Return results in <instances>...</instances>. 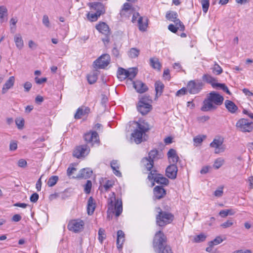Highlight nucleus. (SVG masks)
Segmentation results:
<instances>
[{
  "mask_svg": "<svg viewBox=\"0 0 253 253\" xmlns=\"http://www.w3.org/2000/svg\"><path fill=\"white\" fill-rule=\"evenodd\" d=\"M224 98L222 95L215 91H211L208 94L204 100L201 110L204 112L214 111L218 106L222 104Z\"/></svg>",
  "mask_w": 253,
  "mask_h": 253,
  "instance_id": "f257e3e1",
  "label": "nucleus"
},
{
  "mask_svg": "<svg viewBox=\"0 0 253 253\" xmlns=\"http://www.w3.org/2000/svg\"><path fill=\"white\" fill-rule=\"evenodd\" d=\"M168 239L161 230L157 232L153 241V246L157 253H173L171 248L167 244Z\"/></svg>",
  "mask_w": 253,
  "mask_h": 253,
  "instance_id": "f03ea898",
  "label": "nucleus"
},
{
  "mask_svg": "<svg viewBox=\"0 0 253 253\" xmlns=\"http://www.w3.org/2000/svg\"><path fill=\"white\" fill-rule=\"evenodd\" d=\"M158 214L156 216V224L160 227H164L172 222L174 215L170 212L163 211L161 208H156Z\"/></svg>",
  "mask_w": 253,
  "mask_h": 253,
  "instance_id": "7ed1b4c3",
  "label": "nucleus"
},
{
  "mask_svg": "<svg viewBox=\"0 0 253 253\" xmlns=\"http://www.w3.org/2000/svg\"><path fill=\"white\" fill-rule=\"evenodd\" d=\"M123 211L122 202L120 199H116L115 194L113 193V196L108 200V212H113L115 215L119 216Z\"/></svg>",
  "mask_w": 253,
  "mask_h": 253,
  "instance_id": "20e7f679",
  "label": "nucleus"
},
{
  "mask_svg": "<svg viewBox=\"0 0 253 253\" xmlns=\"http://www.w3.org/2000/svg\"><path fill=\"white\" fill-rule=\"evenodd\" d=\"M137 127L134 132L132 133L131 136L136 144H139L142 141L143 134L149 130L148 125H142L138 122L136 123Z\"/></svg>",
  "mask_w": 253,
  "mask_h": 253,
  "instance_id": "39448f33",
  "label": "nucleus"
},
{
  "mask_svg": "<svg viewBox=\"0 0 253 253\" xmlns=\"http://www.w3.org/2000/svg\"><path fill=\"white\" fill-rule=\"evenodd\" d=\"M236 127L242 132H251L253 130V122H249L247 119L242 118L237 122Z\"/></svg>",
  "mask_w": 253,
  "mask_h": 253,
  "instance_id": "423d86ee",
  "label": "nucleus"
},
{
  "mask_svg": "<svg viewBox=\"0 0 253 253\" xmlns=\"http://www.w3.org/2000/svg\"><path fill=\"white\" fill-rule=\"evenodd\" d=\"M84 221L80 219L72 220L69 221L67 228L69 230L75 233L82 231L84 227Z\"/></svg>",
  "mask_w": 253,
  "mask_h": 253,
  "instance_id": "0eeeda50",
  "label": "nucleus"
},
{
  "mask_svg": "<svg viewBox=\"0 0 253 253\" xmlns=\"http://www.w3.org/2000/svg\"><path fill=\"white\" fill-rule=\"evenodd\" d=\"M84 141L91 146L94 145H99L100 140L98 134L95 131H90L84 134Z\"/></svg>",
  "mask_w": 253,
  "mask_h": 253,
  "instance_id": "6e6552de",
  "label": "nucleus"
},
{
  "mask_svg": "<svg viewBox=\"0 0 253 253\" xmlns=\"http://www.w3.org/2000/svg\"><path fill=\"white\" fill-rule=\"evenodd\" d=\"M203 83L199 80H192L188 82L187 88L190 94H197L202 89Z\"/></svg>",
  "mask_w": 253,
  "mask_h": 253,
  "instance_id": "1a4fd4ad",
  "label": "nucleus"
},
{
  "mask_svg": "<svg viewBox=\"0 0 253 253\" xmlns=\"http://www.w3.org/2000/svg\"><path fill=\"white\" fill-rule=\"evenodd\" d=\"M110 62V55L108 54H104L93 62V66L95 68L104 69L109 64Z\"/></svg>",
  "mask_w": 253,
  "mask_h": 253,
  "instance_id": "9d476101",
  "label": "nucleus"
},
{
  "mask_svg": "<svg viewBox=\"0 0 253 253\" xmlns=\"http://www.w3.org/2000/svg\"><path fill=\"white\" fill-rule=\"evenodd\" d=\"M89 151V147L87 144L81 145L75 148L73 155L76 158H80L87 155Z\"/></svg>",
  "mask_w": 253,
  "mask_h": 253,
  "instance_id": "9b49d317",
  "label": "nucleus"
},
{
  "mask_svg": "<svg viewBox=\"0 0 253 253\" xmlns=\"http://www.w3.org/2000/svg\"><path fill=\"white\" fill-rule=\"evenodd\" d=\"M223 140L222 138L214 139L210 144V146L215 148L214 153L219 154L223 152L225 150V146L223 145Z\"/></svg>",
  "mask_w": 253,
  "mask_h": 253,
  "instance_id": "f8f14e48",
  "label": "nucleus"
},
{
  "mask_svg": "<svg viewBox=\"0 0 253 253\" xmlns=\"http://www.w3.org/2000/svg\"><path fill=\"white\" fill-rule=\"evenodd\" d=\"M138 111L142 115L147 114L152 109V105L149 103L143 102L142 101H139L137 106Z\"/></svg>",
  "mask_w": 253,
  "mask_h": 253,
  "instance_id": "ddd939ff",
  "label": "nucleus"
},
{
  "mask_svg": "<svg viewBox=\"0 0 253 253\" xmlns=\"http://www.w3.org/2000/svg\"><path fill=\"white\" fill-rule=\"evenodd\" d=\"M178 171L177 167L175 164L169 166L166 169V175L170 179H174L176 178Z\"/></svg>",
  "mask_w": 253,
  "mask_h": 253,
  "instance_id": "4468645a",
  "label": "nucleus"
},
{
  "mask_svg": "<svg viewBox=\"0 0 253 253\" xmlns=\"http://www.w3.org/2000/svg\"><path fill=\"white\" fill-rule=\"evenodd\" d=\"M154 199L160 200L167 194L166 190L162 186H156L153 189Z\"/></svg>",
  "mask_w": 253,
  "mask_h": 253,
  "instance_id": "2eb2a0df",
  "label": "nucleus"
},
{
  "mask_svg": "<svg viewBox=\"0 0 253 253\" xmlns=\"http://www.w3.org/2000/svg\"><path fill=\"white\" fill-rule=\"evenodd\" d=\"M133 84L136 91L140 93H143L148 89L146 84L140 81L134 82Z\"/></svg>",
  "mask_w": 253,
  "mask_h": 253,
  "instance_id": "dca6fc26",
  "label": "nucleus"
},
{
  "mask_svg": "<svg viewBox=\"0 0 253 253\" xmlns=\"http://www.w3.org/2000/svg\"><path fill=\"white\" fill-rule=\"evenodd\" d=\"M95 28L100 33L105 35H110L109 27L105 22H100L96 25Z\"/></svg>",
  "mask_w": 253,
  "mask_h": 253,
  "instance_id": "f3484780",
  "label": "nucleus"
},
{
  "mask_svg": "<svg viewBox=\"0 0 253 253\" xmlns=\"http://www.w3.org/2000/svg\"><path fill=\"white\" fill-rule=\"evenodd\" d=\"M90 7L96 11L98 16H101L105 12L104 6L101 2L91 3H90Z\"/></svg>",
  "mask_w": 253,
  "mask_h": 253,
  "instance_id": "a211bd4d",
  "label": "nucleus"
},
{
  "mask_svg": "<svg viewBox=\"0 0 253 253\" xmlns=\"http://www.w3.org/2000/svg\"><path fill=\"white\" fill-rule=\"evenodd\" d=\"M92 171L89 168L83 169L80 170L79 173L76 177L77 178L86 179L89 178L92 175Z\"/></svg>",
  "mask_w": 253,
  "mask_h": 253,
  "instance_id": "6ab92c4d",
  "label": "nucleus"
},
{
  "mask_svg": "<svg viewBox=\"0 0 253 253\" xmlns=\"http://www.w3.org/2000/svg\"><path fill=\"white\" fill-rule=\"evenodd\" d=\"M225 106L228 112L232 114H234L238 109L237 106L232 101L226 100L225 101Z\"/></svg>",
  "mask_w": 253,
  "mask_h": 253,
  "instance_id": "aec40b11",
  "label": "nucleus"
},
{
  "mask_svg": "<svg viewBox=\"0 0 253 253\" xmlns=\"http://www.w3.org/2000/svg\"><path fill=\"white\" fill-rule=\"evenodd\" d=\"M14 81L15 79L13 76H11L9 78L8 80L4 84L2 88V94H5L9 88H11L13 86Z\"/></svg>",
  "mask_w": 253,
  "mask_h": 253,
  "instance_id": "412c9836",
  "label": "nucleus"
},
{
  "mask_svg": "<svg viewBox=\"0 0 253 253\" xmlns=\"http://www.w3.org/2000/svg\"><path fill=\"white\" fill-rule=\"evenodd\" d=\"M125 233L121 230H119L117 232V245L118 249L120 250L122 248L123 244L125 241Z\"/></svg>",
  "mask_w": 253,
  "mask_h": 253,
  "instance_id": "4be33fe9",
  "label": "nucleus"
},
{
  "mask_svg": "<svg viewBox=\"0 0 253 253\" xmlns=\"http://www.w3.org/2000/svg\"><path fill=\"white\" fill-rule=\"evenodd\" d=\"M89 112L90 109L89 107H86L84 110L83 108H79L74 115V118L76 119H80L82 116L88 114Z\"/></svg>",
  "mask_w": 253,
  "mask_h": 253,
  "instance_id": "5701e85b",
  "label": "nucleus"
},
{
  "mask_svg": "<svg viewBox=\"0 0 253 253\" xmlns=\"http://www.w3.org/2000/svg\"><path fill=\"white\" fill-rule=\"evenodd\" d=\"M164 87V84L162 82L158 81L155 82V87L156 91V97L158 98L162 95Z\"/></svg>",
  "mask_w": 253,
  "mask_h": 253,
  "instance_id": "b1692460",
  "label": "nucleus"
},
{
  "mask_svg": "<svg viewBox=\"0 0 253 253\" xmlns=\"http://www.w3.org/2000/svg\"><path fill=\"white\" fill-rule=\"evenodd\" d=\"M95 208L94 200L92 197H90L87 201V213L88 215H92L94 212Z\"/></svg>",
  "mask_w": 253,
  "mask_h": 253,
  "instance_id": "393cba45",
  "label": "nucleus"
},
{
  "mask_svg": "<svg viewBox=\"0 0 253 253\" xmlns=\"http://www.w3.org/2000/svg\"><path fill=\"white\" fill-rule=\"evenodd\" d=\"M154 181L158 184H160L164 185H168L169 183V179L163 176L161 174H156V176L154 178Z\"/></svg>",
  "mask_w": 253,
  "mask_h": 253,
  "instance_id": "a878e982",
  "label": "nucleus"
},
{
  "mask_svg": "<svg viewBox=\"0 0 253 253\" xmlns=\"http://www.w3.org/2000/svg\"><path fill=\"white\" fill-rule=\"evenodd\" d=\"M141 163L148 171H150L154 166V161L147 157L142 159Z\"/></svg>",
  "mask_w": 253,
  "mask_h": 253,
  "instance_id": "bb28decb",
  "label": "nucleus"
},
{
  "mask_svg": "<svg viewBox=\"0 0 253 253\" xmlns=\"http://www.w3.org/2000/svg\"><path fill=\"white\" fill-rule=\"evenodd\" d=\"M168 157L169 159L172 160L173 164H176L178 161L179 158L176 154V150L173 149H170L167 154Z\"/></svg>",
  "mask_w": 253,
  "mask_h": 253,
  "instance_id": "cd10ccee",
  "label": "nucleus"
},
{
  "mask_svg": "<svg viewBox=\"0 0 253 253\" xmlns=\"http://www.w3.org/2000/svg\"><path fill=\"white\" fill-rule=\"evenodd\" d=\"M148 158L150 160L154 161L155 159H162L163 158V156L158 150L155 149L151 150L149 152Z\"/></svg>",
  "mask_w": 253,
  "mask_h": 253,
  "instance_id": "c85d7f7f",
  "label": "nucleus"
},
{
  "mask_svg": "<svg viewBox=\"0 0 253 253\" xmlns=\"http://www.w3.org/2000/svg\"><path fill=\"white\" fill-rule=\"evenodd\" d=\"M147 19L145 18V22H143V17L142 16H139L137 20L138 28L141 31H145L147 26Z\"/></svg>",
  "mask_w": 253,
  "mask_h": 253,
  "instance_id": "c756f323",
  "label": "nucleus"
},
{
  "mask_svg": "<svg viewBox=\"0 0 253 253\" xmlns=\"http://www.w3.org/2000/svg\"><path fill=\"white\" fill-rule=\"evenodd\" d=\"M204 81L210 84L213 87H215L216 85H214L216 84L214 82L216 81V79L209 74H205L202 77Z\"/></svg>",
  "mask_w": 253,
  "mask_h": 253,
  "instance_id": "7c9ffc66",
  "label": "nucleus"
},
{
  "mask_svg": "<svg viewBox=\"0 0 253 253\" xmlns=\"http://www.w3.org/2000/svg\"><path fill=\"white\" fill-rule=\"evenodd\" d=\"M111 167L113 169L114 173L118 176H121V172L118 170L119 169V166L118 163V161L116 160H113L111 162Z\"/></svg>",
  "mask_w": 253,
  "mask_h": 253,
  "instance_id": "2f4dec72",
  "label": "nucleus"
},
{
  "mask_svg": "<svg viewBox=\"0 0 253 253\" xmlns=\"http://www.w3.org/2000/svg\"><path fill=\"white\" fill-rule=\"evenodd\" d=\"M98 71L96 70L92 74L87 76V81L89 84H93L96 82L98 79Z\"/></svg>",
  "mask_w": 253,
  "mask_h": 253,
  "instance_id": "473e14b6",
  "label": "nucleus"
},
{
  "mask_svg": "<svg viewBox=\"0 0 253 253\" xmlns=\"http://www.w3.org/2000/svg\"><path fill=\"white\" fill-rule=\"evenodd\" d=\"M150 65L155 69L160 70L161 64L157 58H151L150 59Z\"/></svg>",
  "mask_w": 253,
  "mask_h": 253,
  "instance_id": "72a5a7b5",
  "label": "nucleus"
},
{
  "mask_svg": "<svg viewBox=\"0 0 253 253\" xmlns=\"http://www.w3.org/2000/svg\"><path fill=\"white\" fill-rule=\"evenodd\" d=\"M178 14L177 13L173 11H169L167 12L166 15V18L170 21H173L174 23V21L178 19L177 18Z\"/></svg>",
  "mask_w": 253,
  "mask_h": 253,
  "instance_id": "f704fd0d",
  "label": "nucleus"
},
{
  "mask_svg": "<svg viewBox=\"0 0 253 253\" xmlns=\"http://www.w3.org/2000/svg\"><path fill=\"white\" fill-rule=\"evenodd\" d=\"M128 71L123 68L119 67L117 72L118 78L125 79L128 77Z\"/></svg>",
  "mask_w": 253,
  "mask_h": 253,
  "instance_id": "c9c22d12",
  "label": "nucleus"
},
{
  "mask_svg": "<svg viewBox=\"0 0 253 253\" xmlns=\"http://www.w3.org/2000/svg\"><path fill=\"white\" fill-rule=\"evenodd\" d=\"M235 213V211L234 210L232 209H227V210H221L219 213V214L222 217H225L228 215H233Z\"/></svg>",
  "mask_w": 253,
  "mask_h": 253,
  "instance_id": "e433bc0d",
  "label": "nucleus"
},
{
  "mask_svg": "<svg viewBox=\"0 0 253 253\" xmlns=\"http://www.w3.org/2000/svg\"><path fill=\"white\" fill-rule=\"evenodd\" d=\"M140 50L136 48H131L128 52V56L131 58H135L139 55Z\"/></svg>",
  "mask_w": 253,
  "mask_h": 253,
  "instance_id": "4c0bfd02",
  "label": "nucleus"
},
{
  "mask_svg": "<svg viewBox=\"0 0 253 253\" xmlns=\"http://www.w3.org/2000/svg\"><path fill=\"white\" fill-rule=\"evenodd\" d=\"M58 176L56 175L51 176L47 181V184L49 187H52L54 186L58 180Z\"/></svg>",
  "mask_w": 253,
  "mask_h": 253,
  "instance_id": "58836bf2",
  "label": "nucleus"
},
{
  "mask_svg": "<svg viewBox=\"0 0 253 253\" xmlns=\"http://www.w3.org/2000/svg\"><path fill=\"white\" fill-rule=\"evenodd\" d=\"M14 42L16 46L19 49H21L23 46V41L21 36L16 35L14 37Z\"/></svg>",
  "mask_w": 253,
  "mask_h": 253,
  "instance_id": "ea45409f",
  "label": "nucleus"
},
{
  "mask_svg": "<svg viewBox=\"0 0 253 253\" xmlns=\"http://www.w3.org/2000/svg\"><path fill=\"white\" fill-rule=\"evenodd\" d=\"M212 72L216 75H220L222 72L221 67L216 63L215 62L213 67L212 68Z\"/></svg>",
  "mask_w": 253,
  "mask_h": 253,
  "instance_id": "a19ab883",
  "label": "nucleus"
},
{
  "mask_svg": "<svg viewBox=\"0 0 253 253\" xmlns=\"http://www.w3.org/2000/svg\"><path fill=\"white\" fill-rule=\"evenodd\" d=\"M100 16L98 15V13H97L96 12H95V13L88 12L87 14V18H88V19L89 21H90L91 22L96 21L97 20L98 18Z\"/></svg>",
  "mask_w": 253,
  "mask_h": 253,
  "instance_id": "79ce46f5",
  "label": "nucleus"
},
{
  "mask_svg": "<svg viewBox=\"0 0 253 253\" xmlns=\"http://www.w3.org/2000/svg\"><path fill=\"white\" fill-rule=\"evenodd\" d=\"M128 78L132 80L136 75L137 72L136 68H129L128 70Z\"/></svg>",
  "mask_w": 253,
  "mask_h": 253,
  "instance_id": "37998d69",
  "label": "nucleus"
},
{
  "mask_svg": "<svg viewBox=\"0 0 253 253\" xmlns=\"http://www.w3.org/2000/svg\"><path fill=\"white\" fill-rule=\"evenodd\" d=\"M7 10L4 6H0V18L1 19V22H3L4 21V15H7Z\"/></svg>",
  "mask_w": 253,
  "mask_h": 253,
  "instance_id": "c03bdc74",
  "label": "nucleus"
},
{
  "mask_svg": "<svg viewBox=\"0 0 253 253\" xmlns=\"http://www.w3.org/2000/svg\"><path fill=\"white\" fill-rule=\"evenodd\" d=\"M201 4L204 12L207 13L210 6L209 0H201Z\"/></svg>",
  "mask_w": 253,
  "mask_h": 253,
  "instance_id": "a18cd8bd",
  "label": "nucleus"
},
{
  "mask_svg": "<svg viewBox=\"0 0 253 253\" xmlns=\"http://www.w3.org/2000/svg\"><path fill=\"white\" fill-rule=\"evenodd\" d=\"M15 123L19 129H22L24 125V120L22 118H17L15 119Z\"/></svg>",
  "mask_w": 253,
  "mask_h": 253,
  "instance_id": "49530a36",
  "label": "nucleus"
},
{
  "mask_svg": "<svg viewBox=\"0 0 253 253\" xmlns=\"http://www.w3.org/2000/svg\"><path fill=\"white\" fill-rule=\"evenodd\" d=\"M215 85H216V87H220L223 91L228 94H231L230 91L228 89L227 86L224 84L216 83V84Z\"/></svg>",
  "mask_w": 253,
  "mask_h": 253,
  "instance_id": "de8ad7c7",
  "label": "nucleus"
},
{
  "mask_svg": "<svg viewBox=\"0 0 253 253\" xmlns=\"http://www.w3.org/2000/svg\"><path fill=\"white\" fill-rule=\"evenodd\" d=\"M98 240L101 242L102 243L104 239L106 238V235L105 234V230L102 228H100L98 230Z\"/></svg>",
  "mask_w": 253,
  "mask_h": 253,
  "instance_id": "09e8293b",
  "label": "nucleus"
},
{
  "mask_svg": "<svg viewBox=\"0 0 253 253\" xmlns=\"http://www.w3.org/2000/svg\"><path fill=\"white\" fill-rule=\"evenodd\" d=\"M114 184V182L109 180H107L103 186L105 189V191H108L111 187L113 186Z\"/></svg>",
  "mask_w": 253,
  "mask_h": 253,
  "instance_id": "8fccbe9b",
  "label": "nucleus"
},
{
  "mask_svg": "<svg viewBox=\"0 0 253 253\" xmlns=\"http://www.w3.org/2000/svg\"><path fill=\"white\" fill-rule=\"evenodd\" d=\"M92 187V183L90 180H87L86 184L84 185V192L86 194H89L90 192L91 188Z\"/></svg>",
  "mask_w": 253,
  "mask_h": 253,
  "instance_id": "3c124183",
  "label": "nucleus"
},
{
  "mask_svg": "<svg viewBox=\"0 0 253 253\" xmlns=\"http://www.w3.org/2000/svg\"><path fill=\"white\" fill-rule=\"evenodd\" d=\"M206 236L204 234H200L195 238V241L196 243L203 242L205 240Z\"/></svg>",
  "mask_w": 253,
  "mask_h": 253,
  "instance_id": "603ef678",
  "label": "nucleus"
},
{
  "mask_svg": "<svg viewBox=\"0 0 253 253\" xmlns=\"http://www.w3.org/2000/svg\"><path fill=\"white\" fill-rule=\"evenodd\" d=\"M223 162H224L223 160H222L221 159H216L215 161L214 164L213 165L214 168L215 169H219L223 165Z\"/></svg>",
  "mask_w": 253,
  "mask_h": 253,
  "instance_id": "864d4df0",
  "label": "nucleus"
},
{
  "mask_svg": "<svg viewBox=\"0 0 253 253\" xmlns=\"http://www.w3.org/2000/svg\"><path fill=\"white\" fill-rule=\"evenodd\" d=\"M205 138V136H204V135H203V136L197 135V136H196L194 138L193 141L195 143L199 144H201L203 142V141Z\"/></svg>",
  "mask_w": 253,
  "mask_h": 253,
  "instance_id": "5fc2aeb1",
  "label": "nucleus"
},
{
  "mask_svg": "<svg viewBox=\"0 0 253 253\" xmlns=\"http://www.w3.org/2000/svg\"><path fill=\"white\" fill-rule=\"evenodd\" d=\"M223 239L219 236H217L213 240L210 241L211 244H212L214 246L217 245L223 241Z\"/></svg>",
  "mask_w": 253,
  "mask_h": 253,
  "instance_id": "6e6d98bb",
  "label": "nucleus"
},
{
  "mask_svg": "<svg viewBox=\"0 0 253 253\" xmlns=\"http://www.w3.org/2000/svg\"><path fill=\"white\" fill-rule=\"evenodd\" d=\"M174 23L177 27H179L178 29L182 31H184L185 26L179 19H177L176 20V21H174Z\"/></svg>",
  "mask_w": 253,
  "mask_h": 253,
  "instance_id": "4d7b16f0",
  "label": "nucleus"
},
{
  "mask_svg": "<svg viewBox=\"0 0 253 253\" xmlns=\"http://www.w3.org/2000/svg\"><path fill=\"white\" fill-rule=\"evenodd\" d=\"M42 23L44 24V25L49 28L50 27V23L49 18L47 15H44L42 17Z\"/></svg>",
  "mask_w": 253,
  "mask_h": 253,
  "instance_id": "13d9d810",
  "label": "nucleus"
},
{
  "mask_svg": "<svg viewBox=\"0 0 253 253\" xmlns=\"http://www.w3.org/2000/svg\"><path fill=\"white\" fill-rule=\"evenodd\" d=\"M233 224V222L232 220H228L226 222L221 224V227L223 228H227L231 226Z\"/></svg>",
  "mask_w": 253,
  "mask_h": 253,
  "instance_id": "bf43d9fd",
  "label": "nucleus"
},
{
  "mask_svg": "<svg viewBox=\"0 0 253 253\" xmlns=\"http://www.w3.org/2000/svg\"><path fill=\"white\" fill-rule=\"evenodd\" d=\"M188 90H187V87L185 88V87H182L181 89L178 90L176 93V96H180V95H184L187 92Z\"/></svg>",
  "mask_w": 253,
  "mask_h": 253,
  "instance_id": "052dcab7",
  "label": "nucleus"
},
{
  "mask_svg": "<svg viewBox=\"0 0 253 253\" xmlns=\"http://www.w3.org/2000/svg\"><path fill=\"white\" fill-rule=\"evenodd\" d=\"M39 198V194H37V193H34L31 196L30 200L31 202L36 203L38 200Z\"/></svg>",
  "mask_w": 253,
  "mask_h": 253,
  "instance_id": "680f3d73",
  "label": "nucleus"
},
{
  "mask_svg": "<svg viewBox=\"0 0 253 253\" xmlns=\"http://www.w3.org/2000/svg\"><path fill=\"white\" fill-rule=\"evenodd\" d=\"M17 164L20 168H25L27 165V163L25 160L21 159L18 161Z\"/></svg>",
  "mask_w": 253,
  "mask_h": 253,
  "instance_id": "e2e57ef3",
  "label": "nucleus"
},
{
  "mask_svg": "<svg viewBox=\"0 0 253 253\" xmlns=\"http://www.w3.org/2000/svg\"><path fill=\"white\" fill-rule=\"evenodd\" d=\"M179 27H177L176 25L174 26L172 24H169L168 26V29L173 33H176Z\"/></svg>",
  "mask_w": 253,
  "mask_h": 253,
  "instance_id": "0e129e2a",
  "label": "nucleus"
},
{
  "mask_svg": "<svg viewBox=\"0 0 253 253\" xmlns=\"http://www.w3.org/2000/svg\"><path fill=\"white\" fill-rule=\"evenodd\" d=\"M35 81L37 84H41L43 83L46 82L47 81V78H42L40 79L38 77H35Z\"/></svg>",
  "mask_w": 253,
  "mask_h": 253,
  "instance_id": "69168bd1",
  "label": "nucleus"
},
{
  "mask_svg": "<svg viewBox=\"0 0 253 253\" xmlns=\"http://www.w3.org/2000/svg\"><path fill=\"white\" fill-rule=\"evenodd\" d=\"M17 148V144L15 141H11L9 145V150L10 151H14Z\"/></svg>",
  "mask_w": 253,
  "mask_h": 253,
  "instance_id": "338daca9",
  "label": "nucleus"
},
{
  "mask_svg": "<svg viewBox=\"0 0 253 253\" xmlns=\"http://www.w3.org/2000/svg\"><path fill=\"white\" fill-rule=\"evenodd\" d=\"M223 194V187H220L214 191V195L216 197H221Z\"/></svg>",
  "mask_w": 253,
  "mask_h": 253,
  "instance_id": "774afa93",
  "label": "nucleus"
}]
</instances>
